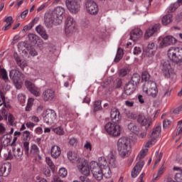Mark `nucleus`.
Returning <instances> with one entry per match:
<instances>
[{
	"label": "nucleus",
	"mask_w": 182,
	"mask_h": 182,
	"mask_svg": "<svg viewBox=\"0 0 182 182\" xmlns=\"http://www.w3.org/2000/svg\"><path fill=\"white\" fill-rule=\"evenodd\" d=\"M175 180L178 182H182V173L181 172L175 175Z\"/></svg>",
	"instance_id": "nucleus-58"
},
{
	"label": "nucleus",
	"mask_w": 182,
	"mask_h": 182,
	"mask_svg": "<svg viewBox=\"0 0 182 182\" xmlns=\"http://www.w3.org/2000/svg\"><path fill=\"white\" fill-rule=\"evenodd\" d=\"M125 114L128 119H132L133 120H135V119H136V117H137L136 114H134L130 111H127Z\"/></svg>",
	"instance_id": "nucleus-49"
},
{
	"label": "nucleus",
	"mask_w": 182,
	"mask_h": 182,
	"mask_svg": "<svg viewBox=\"0 0 182 182\" xmlns=\"http://www.w3.org/2000/svg\"><path fill=\"white\" fill-rule=\"evenodd\" d=\"M18 46H20V48H26L27 50H29V45H28V43L25 41H21L19 43Z\"/></svg>",
	"instance_id": "nucleus-55"
},
{
	"label": "nucleus",
	"mask_w": 182,
	"mask_h": 182,
	"mask_svg": "<svg viewBox=\"0 0 182 182\" xmlns=\"http://www.w3.org/2000/svg\"><path fill=\"white\" fill-rule=\"evenodd\" d=\"M29 92H31V93H32V95H33L34 96H36V97H38L39 96H41V92H39V88L36 87H33Z\"/></svg>",
	"instance_id": "nucleus-44"
},
{
	"label": "nucleus",
	"mask_w": 182,
	"mask_h": 182,
	"mask_svg": "<svg viewBox=\"0 0 182 182\" xmlns=\"http://www.w3.org/2000/svg\"><path fill=\"white\" fill-rule=\"evenodd\" d=\"M11 141H12L11 136H8V134H6L2 136L1 143L3 144L4 147H8V146H11Z\"/></svg>",
	"instance_id": "nucleus-27"
},
{
	"label": "nucleus",
	"mask_w": 182,
	"mask_h": 182,
	"mask_svg": "<svg viewBox=\"0 0 182 182\" xmlns=\"http://www.w3.org/2000/svg\"><path fill=\"white\" fill-rule=\"evenodd\" d=\"M43 120L47 124L53 123L54 121L56 120V112H55V110L50 109H46Z\"/></svg>",
	"instance_id": "nucleus-12"
},
{
	"label": "nucleus",
	"mask_w": 182,
	"mask_h": 182,
	"mask_svg": "<svg viewBox=\"0 0 182 182\" xmlns=\"http://www.w3.org/2000/svg\"><path fill=\"white\" fill-rule=\"evenodd\" d=\"M102 109V101H95L94 103V112H97Z\"/></svg>",
	"instance_id": "nucleus-46"
},
{
	"label": "nucleus",
	"mask_w": 182,
	"mask_h": 182,
	"mask_svg": "<svg viewBox=\"0 0 182 182\" xmlns=\"http://www.w3.org/2000/svg\"><path fill=\"white\" fill-rule=\"evenodd\" d=\"M39 147H38L37 144H32L31 146V149H30V154H31V156H33L34 157H36V156H39Z\"/></svg>",
	"instance_id": "nucleus-33"
},
{
	"label": "nucleus",
	"mask_w": 182,
	"mask_h": 182,
	"mask_svg": "<svg viewBox=\"0 0 182 182\" xmlns=\"http://www.w3.org/2000/svg\"><path fill=\"white\" fill-rule=\"evenodd\" d=\"M68 157L70 161H75V160L77 159V154L76 153H73L72 151L68 152Z\"/></svg>",
	"instance_id": "nucleus-40"
},
{
	"label": "nucleus",
	"mask_w": 182,
	"mask_h": 182,
	"mask_svg": "<svg viewBox=\"0 0 182 182\" xmlns=\"http://www.w3.org/2000/svg\"><path fill=\"white\" fill-rule=\"evenodd\" d=\"M161 133V127L158 126L153 129L152 133L149 135V138L152 139L155 141H157V139L160 137Z\"/></svg>",
	"instance_id": "nucleus-23"
},
{
	"label": "nucleus",
	"mask_w": 182,
	"mask_h": 182,
	"mask_svg": "<svg viewBox=\"0 0 182 182\" xmlns=\"http://www.w3.org/2000/svg\"><path fill=\"white\" fill-rule=\"evenodd\" d=\"M137 122L141 126H147V127H150V123H149V120L146 119L145 116L139 115L137 118Z\"/></svg>",
	"instance_id": "nucleus-28"
},
{
	"label": "nucleus",
	"mask_w": 182,
	"mask_h": 182,
	"mask_svg": "<svg viewBox=\"0 0 182 182\" xmlns=\"http://www.w3.org/2000/svg\"><path fill=\"white\" fill-rule=\"evenodd\" d=\"M76 26V23L72 16H68L65 21V31L66 32H73Z\"/></svg>",
	"instance_id": "nucleus-15"
},
{
	"label": "nucleus",
	"mask_w": 182,
	"mask_h": 182,
	"mask_svg": "<svg viewBox=\"0 0 182 182\" xmlns=\"http://www.w3.org/2000/svg\"><path fill=\"white\" fill-rule=\"evenodd\" d=\"M14 156L17 160H22V156H23V151L21 148L15 149L13 147Z\"/></svg>",
	"instance_id": "nucleus-30"
},
{
	"label": "nucleus",
	"mask_w": 182,
	"mask_h": 182,
	"mask_svg": "<svg viewBox=\"0 0 182 182\" xmlns=\"http://www.w3.org/2000/svg\"><path fill=\"white\" fill-rule=\"evenodd\" d=\"M60 153H62V151L58 146L54 145L51 147V156L53 159H58L60 156Z\"/></svg>",
	"instance_id": "nucleus-26"
},
{
	"label": "nucleus",
	"mask_w": 182,
	"mask_h": 182,
	"mask_svg": "<svg viewBox=\"0 0 182 182\" xmlns=\"http://www.w3.org/2000/svg\"><path fill=\"white\" fill-rule=\"evenodd\" d=\"M164 173V166L162 165L161 166V168L159 169L158 173H157V176L156 177L154 178V180H157V178H159V177H161V175Z\"/></svg>",
	"instance_id": "nucleus-51"
},
{
	"label": "nucleus",
	"mask_w": 182,
	"mask_h": 182,
	"mask_svg": "<svg viewBox=\"0 0 182 182\" xmlns=\"http://www.w3.org/2000/svg\"><path fill=\"white\" fill-rule=\"evenodd\" d=\"M23 136L26 139V140H28V139H29V136H31V132H29V131H24L23 133Z\"/></svg>",
	"instance_id": "nucleus-64"
},
{
	"label": "nucleus",
	"mask_w": 182,
	"mask_h": 182,
	"mask_svg": "<svg viewBox=\"0 0 182 182\" xmlns=\"http://www.w3.org/2000/svg\"><path fill=\"white\" fill-rule=\"evenodd\" d=\"M156 143V141H154V139H152L151 138V140L148 141L145 145H144V147L145 149H149V147H150V146L153 145V144H155Z\"/></svg>",
	"instance_id": "nucleus-54"
},
{
	"label": "nucleus",
	"mask_w": 182,
	"mask_h": 182,
	"mask_svg": "<svg viewBox=\"0 0 182 182\" xmlns=\"http://www.w3.org/2000/svg\"><path fill=\"white\" fill-rule=\"evenodd\" d=\"M136 87H137L132 82H128L124 87V93L127 96H130V95H133L134 93V90H136Z\"/></svg>",
	"instance_id": "nucleus-21"
},
{
	"label": "nucleus",
	"mask_w": 182,
	"mask_h": 182,
	"mask_svg": "<svg viewBox=\"0 0 182 182\" xmlns=\"http://www.w3.org/2000/svg\"><path fill=\"white\" fill-rule=\"evenodd\" d=\"M119 122H108L105 126V129L112 137H119L122 134V127Z\"/></svg>",
	"instance_id": "nucleus-4"
},
{
	"label": "nucleus",
	"mask_w": 182,
	"mask_h": 182,
	"mask_svg": "<svg viewBox=\"0 0 182 182\" xmlns=\"http://www.w3.org/2000/svg\"><path fill=\"white\" fill-rule=\"evenodd\" d=\"M4 22H6V24L2 28V31H8V29L12 26V23H14V18L9 16L4 20Z\"/></svg>",
	"instance_id": "nucleus-29"
},
{
	"label": "nucleus",
	"mask_w": 182,
	"mask_h": 182,
	"mask_svg": "<svg viewBox=\"0 0 182 182\" xmlns=\"http://www.w3.org/2000/svg\"><path fill=\"white\" fill-rule=\"evenodd\" d=\"M0 77L4 80L6 84L9 83V79L8 78V74L6 70L0 68Z\"/></svg>",
	"instance_id": "nucleus-36"
},
{
	"label": "nucleus",
	"mask_w": 182,
	"mask_h": 182,
	"mask_svg": "<svg viewBox=\"0 0 182 182\" xmlns=\"http://www.w3.org/2000/svg\"><path fill=\"white\" fill-rule=\"evenodd\" d=\"M53 23L58 25V23H56V18L50 14L49 17L45 19V25L46 28H52Z\"/></svg>",
	"instance_id": "nucleus-24"
},
{
	"label": "nucleus",
	"mask_w": 182,
	"mask_h": 182,
	"mask_svg": "<svg viewBox=\"0 0 182 182\" xmlns=\"http://www.w3.org/2000/svg\"><path fill=\"white\" fill-rule=\"evenodd\" d=\"M147 153H149V149H144L141 150L139 154H138L136 157L137 163L133 168L132 172H131V176L133 178H136L137 176L140 173V171H141V168H143L144 166V161H143V159L147 156Z\"/></svg>",
	"instance_id": "nucleus-1"
},
{
	"label": "nucleus",
	"mask_w": 182,
	"mask_h": 182,
	"mask_svg": "<svg viewBox=\"0 0 182 182\" xmlns=\"http://www.w3.org/2000/svg\"><path fill=\"white\" fill-rule=\"evenodd\" d=\"M167 55L168 59L173 63L176 65L182 63V48L171 47L168 49Z\"/></svg>",
	"instance_id": "nucleus-3"
},
{
	"label": "nucleus",
	"mask_w": 182,
	"mask_h": 182,
	"mask_svg": "<svg viewBox=\"0 0 182 182\" xmlns=\"http://www.w3.org/2000/svg\"><path fill=\"white\" fill-rule=\"evenodd\" d=\"M171 124V121L169 119H164V128L166 129V127H168Z\"/></svg>",
	"instance_id": "nucleus-63"
},
{
	"label": "nucleus",
	"mask_w": 182,
	"mask_h": 182,
	"mask_svg": "<svg viewBox=\"0 0 182 182\" xmlns=\"http://www.w3.org/2000/svg\"><path fill=\"white\" fill-rule=\"evenodd\" d=\"M161 22H162V24L164 25V26H167V25L173 22V15L167 14L164 16L162 18Z\"/></svg>",
	"instance_id": "nucleus-32"
},
{
	"label": "nucleus",
	"mask_w": 182,
	"mask_h": 182,
	"mask_svg": "<svg viewBox=\"0 0 182 182\" xmlns=\"http://www.w3.org/2000/svg\"><path fill=\"white\" fill-rule=\"evenodd\" d=\"M171 96V89L167 87L163 90V95L162 97H170Z\"/></svg>",
	"instance_id": "nucleus-42"
},
{
	"label": "nucleus",
	"mask_w": 182,
	"mask_h": 182,
	"mask_svg": "<svg viewBox=\"0 0 182 182\" xmlns=\"http://www.w3.org/2000/svg\"><path fill=\"white\" fill-rule=\"evenodd\" d=\"M69 144L70 146H76L77 144V139L75 138L70 139Z\"/></svg>",
	"instance_id": "nucleus-61"
},
{
	"label": "nucleus",
	"mask_w": 182,
	"mask_h": 182,
	"mask_svg": "<svg viewBox=\"0 0 182 182\" xmlns=\"http://www.w3.org/2000/svg\"><path fill=\"white\" fill-rule=\"evenodd\" d=\"M15 60L18 66L21 68L22 70H24L25 68L28 66V63L26 60H21V58L18 57L15 58Z\"/></svg>",
	"instance_id": "nucleus-34"
},
{
	"label": "nucleus",
	"mask_w": 182,
	"mask_h": 182,
	"mask_svg": "<svg viewBox=\"0 0 182 182\" xmlns=\"http://www.w3.org/2000/svg\"><path fill=\"white\" fill-rule=\"evenodd\" d=\"M5 132H6V128L4 127L2 123H0V134H5Z\"/></svg>",
	"instance_id": "nucleus-62"
},
{
	"label": "nucleus",
	"mask_w": 182,
	"mask_h": 182,
	"mask_svg": "<svg viewBox=\"0 0 182 182\" xmlns=\"http://www.w3.org/2000/svg\"><path fill=\"white\" fill-rule=\"evenodd\" d=\"M128 129L130 130V132L134 133L135 134H137V133L140 132V127L136 125V124L132 122L128 124Z\"/></svg>",
	"instance_id": "nucleus-35"
},
{
	"label": "nucleus",
	"mask_w": 182,
	"mask_h": 182,
	"mask_svg": "<svg viewBox=\"0 0 182 182\" xmlns=\"http://www.w3.org/2000/svg\"><path fill=\"white\" fill-rule=\"evenodd\" d=\"M85 8L90 15H97V12H99V7L93 0H87L85 1Z\"/></svg>",
	"instance_id": "nucleus-10"
},
{
	"label": "nucleus",
	"mask_w": 182,
	"mask_h": 182,
	"mask_svg": "<svg viewBox=\"0 0 182 182\" xmlns=\"http://www.w3.org/2000/svg\"><path fill=\"white\" fill-rule=\"evenodd\" d=\"M46 164L49 167L51 168V170H55V165L53 164V162L52 161V159L49 157H46Z\"/></svg>",
	"instance_id": "nucleus-50"
},
{
	"label": "nucleus",
	"mask_w": 182,
	"mask_h": 182,
	"mask_svg": "<svg viewBox=\"0 0 182 182\" xmlns=\"http://www.w3.org/2000/svg\"><path fill=\"white\" fill-rule=\"evenodd\" d=\"M92 176L97 181L103 180V172L102 169H100V171H97V173H92Z\"/></svg>",
	"instance_id": "nucleus-41"
},
{
	"label": "nucleus",
	"mask_w": 182,
	"mask_h": 182,
	"mask_svg": "<svg viewBox=\"0 0 182 182\" xmlns=\"http://www.w3.org/2000/svg\"><path fill=\"white\" fill-rule=\"evenodd\" d=\"M42 99L43 102H51L55 99V91L52 89H46L43 92Z\"/></svg>",
	"instance_id": "nucleus-13"
},
{
	"label": "nucleus",
	"mask_w": 182,
	"mask_h": 182,
	"mask_svg": "<svg viewBox=\"0 0 182 182\" xmlns=\"http://www.w3.org/2000/svg\"><path fill=\"white\" fill-rule=\"evenodd\" d=\"M28 38L31 43H36L39 41V36L35 33H28Z\"/></svg>",
	"instance_id": "nucleus-38"
},
{
	"label": "nucleus",
	"mask_w": 182,
	"mask_h": 182,
	"mask_svg": "<svg viewBox=\"0 0 182 182\" xmlns=\"http://www.w3.org/2000/svg\"><path fill=\"white\" fill-rule=\"evenodd\" d=\"M78 164L77 168L79 171L86 177L90 174V167H89V163H87V160L83 158H79L77 159Z\"/></svg>",
	"instance_id": "nucleus-6"
},
{
	"label": "nucleus",
	"mask_w": 182,
	"mask_h": 182,
	"mask_svg": "<svg viewBox=\"0 0 182 182\" xmlns=\"http://www.w3.org/2000/svg\"><path fill=\"white\" fill-rule=\"evenodd\" d=\"M90 169L91 171L92 174L97 173V171H100L102 170V165H100V158H99V162L91 161L90 164Z\"/></svg>",
	"instance_id": "nucleus-16"
},
{
	"label": "nucleus",
	"mask_w": 182,
	"mask_h": 182,
	"mask_svg": "<svg viewBox=\"0 0 182 182\" xmlns=\"http://www.w3.org/2000/svg\"><path fill=\"white\" fill-rule=\"evenodd\" d=\"M23 149L26 156H29V142L25 141L23 143Z\"/></svg>",
	"instance_id": "nucleus-52"
},
{
	"label": "nucleus",
	"mask_w": 182,
	"mask_h": 182,
	"mask_svg": "<svg viewBox=\"0 0 182 182\" xmlns=\"http://www.w3.org/2000/svg\"><path fill=\"white\" fill-rule=\"evenodd\" d=\"M161 70L164 71V75L171 70H173L171 68V63L168 60H162L161 63Z\"/></svg>",
	"instance_id": "nucleus-20"
},
{
	"label": "nucleus",
	"mask_w": 182,
	"mask_h": 182,
	"mask_svg": "<svg viewBox=\"0 0 182 182\" xmlns=\"http://www.w3.org/2000/svg\"><path fill=\"white\" fill-rule=\"evenodd\" d=\"M65 5L72 14H77L80 11V4L77 0H66Z\"/></svg>",
	"instance_id": "nucleus-7"
},
{
	"label": "nucleus",
	"mask_w": 182,
	"mask_h": 182,
	"mask_svg": "<svg viewBox=\"0 0 182 182\" xmlns=\"http://www.w3.org/2000/svg\"><path fill=\"white\" fill-rule=\"evenodd\" d=\"M11 171V164H4L0 168V176L6 177Z\"/></svg>",
	"instance_id": "nucleus-22"
},
{
	"label": "nucleus",
	"mask_w": 182,
	"mask_h": 182,
	"mask_svg": "<svg viewBox=\"0 0 182 182\" xmlns=\"http://www.w3.org/2000/svg\"><path fill=\"white\" fill-rule=\"evenodd\" d=\"M142 80H144L146 82H149L150 80V74L147 71L142 72L141 75Z\"/></svg>",
	"instance_id": "nucleus-48"
},
{
	"label": "nucleus",
	"mask_w": 182,
	"mask_h": 182,
	"mask_svg": "<svg viewBox=\"0 0 182 182\" xmlns=\"http://www.w3.org/2000/svg\"><path fill=\"white\" fill-rule=\"evenodd\" d=\"M118 153L122 159L129 157L130 155V140L126 137H121L117 141Z\"/></svg>",
	"instance_id": "nucleus-2"
},
{
	"label": "nucleus",
	"mask_w": 182,
	"mask_h": 182,
	"mask_svg": "<svg viewBox=\"0 0 182 182\" xmlns=\"http://www.w3.org/2000/svg\"><path fill=\"white\" fill-rule=\"evenodd\" d=\"M53 130L54 133H55V134H58V136H63V134H65V131L63 130V128L60 127L54 128Z\"/></svg>",
	"instance_id": "nucleus-45"
},
{
	"label": "nucleus",
	"mask_w": 182,
	"mask_h": 182,
	"mask_svg": "<svg viewBox=\"0 0 182 182\" xmlns=\"http://www.w3.org/2000/svg\"><path fill=\"white\" fill-rule=\"evenodd\" d=\"M63 14H65V9L62 6H57L54 9L51 15L55 18L57 24L62 23V21H63Z\"/></svg>",
	"instance_id": "nucleus-9"
},
{
	"label": "nucleus",
	"mask_w": 182,
	"mask_h": 182,
	"mask_svg": "<svg viewBox=\"0 0 182 182\" xmlns=\"http://www.w3.org/2000/svg\"><path fill=\"white\" fill-rule=\"evenodd\" d=\"M100 166H102V176H105L107 178L110 177L112 171H110V166L107 164L106 158L100 157Z\"/></svg>",
	"instance_id": "nucleus-8"
},
{
	"label": "nucleus",
	"mask_w": 182,
	"mask_h": 182,
	"mask_svg": "<svg viewBox=\"0 0 182 182\" xmlns=\"http://www.w3.org/2000/svg\"><path fill=\"white\" fill-rule=\"evenodd\" d=\"M126 75H127V70H126V68L121 69L119 71V76H121V77H124Z\"/></svg>",
	"instance_id": "nucleus-59"
},
{
	"label": "nucleus",
	"mask_w": 182,
	"mask_h": 182,
	"mask_svg": "<svg viewBox=\"0 0 182 182\" xmlns=\"http://www.w3.org/2000/svg\"><path fill=\"white\" fill-rule=\"evenodd\" d=\"M36 31L37 33H38V35H40V36H41V38H43V39H44L45 41H48V39H49V36L48 35V33H46V29H45V27H43V26H42V25H38V26L36 28Z\"/></svg>",
	"instance_id": "nucleus-17"
},
{
	"label": "nucleus",
	"mask_w": 182,
	"mask_h": 182,
	"mask_svg": "<svg viewBox=\"0 0 182 182\" xmlns=\"http://www.w3.org/2000/svg\"><path fill=\"white\" fill-rule=\"evenodd\" d=\"M157 31V28L156 26L149 28L148 30H146L145 33V38H150V36H153L154 35V33Z\"/></svg>",
	"instance_id": "nucleus-37"
},
{
	"label": "nucleus",
	"mask_w": 182,
	"mask_h": 182,
	"mask_svg": "<svg viewBox=\"0 0 182 182\" xmlns=\"http://www.w3.org/2000/svg\"><path fill=\"white\" fill-rule=\"evenodd\" d=\"M177 8H178V5L177 4L173 3V4H171L167 9L168 14L175 12Z\"/></svg>",
	"instance_id": "nucleus-43"
},
{
	"label": "nucleus",
	"mask_w": 182,
	"mask_h": 182,
	"mask_svg": "<svg viewBox=\"0 0 182 182\" xmlns=\"http://www.w3.org/2000/svg\"><path fill=\"white\" fill-rule=\"evenodd\" d=\"M25 86L28 90H31L33 87H35V85H33V83H32L31 81L26 80L25 82Z\"/></svg>",
	"instance_id": "nucleus-53"
},
{
	"label": "nucleus",
	"mask_w": 182,
	"mask_h": 182,
	"mask_svg": "<svg viewBox=\"0 0 182 182\" xmlns=\"http://www.w3.org/2000/svg\"><path fill=\"white\" fill-rule=\"evenodd\" d=\"M140 80H141L140 75H139L138 73H134L132 76L129 83H132L134 86L137 87V85H139V83H140Z\"/></svg>",
	"instance_id": "nucleus-31"
},
{
	"label": "nucleus",
	"mask_w": 182,
	"mask_h": 182,
	"mask_svg": "<svg viewBox=\"0 0 182 182\" xmlns=\"http://www.w3.org/2000/svg\"><path fill=\"white\" fill-rule=\"evenodd\" d=\"M176 38L171 36H167L165 38H164L163 41L161 43V46L164 48L166 46H168L170 45H173V43H176Z\"/></svg>",
	"instance_id": "nucleus-18"
},
{
	"label": "nucleus",
	"mask_w": 182,
	"mask_h": 182,
	"mask_svg": "<svg viewBox=\"0 0 182 182\" xmlns=\"http://www.w3.org/2000/svg\"><path fill=\"white\" fill-rule=\"evenodd\" d=\"M165 76L168 79H171V80H174L177 78V75L173 72V70H171L170 72L165 73Z\"/></svg>",
	"instance_id": "nucleus-39"
},
{
	"label": "nucleus",
	"mask_w": 182,
	"mask_h": 182,
	"mask_svg": "<svg viewBox=\"0 0 182 182\" xmlns=\"http://www.w3.org/2000/svg\"><path fill=\"white\" fill-rule=\"evenodd\" d=\"M142 90L146 95L151 96V97H157V94L159 93L157 85L154 81L151 80L147 81L143 85Z\"/></svg>",
	"instance_id": "nucleus-5"
},
{
	"label": "nucleus",
	"mask_w": 182,
	"mask_h": 182,
	"mask_svg": "<svg viewBox=\"0 0 182 182\" xmlns=\"http://www.w3.org/2000/svg\"><path fill=\"white\" fill-rule=\"evenodd\" d=\"M123 84V81H122V78H117L114 81V85H117V87H120Z\"/></svg>",
	"instance_id": "nucleus-57"
},
{
	"label": "nucleus",
	"mask_w": 182,
	"mask_h": 182,
	"mask_svg": "<svg viewBox=\"0 0 182 182\" xmlns=\"http://www.w3.org/2000/svg\"><path fill=\"white\" fill-rule=\"evenodd\" d=\"M9 76L14 83H18V81L23 80V79H25V74L18 70H11Z\"/></svg>",
	"instance_id": "nucleus-11"
},
{
	"label": "nucleus",
	"mask_w": 182,
	"mask_h": 182,
	"mask_svg": "<svg viewBox=\"0 0 182 182\" xmlns=\"http://www.w3.org/2000/svg\"><path fill=\"white\" fill-rule=\"evenodd\" d=\"M107 159H108V163L112 168H115V167H117V164L116 162V156H114V154H113V152H110L108 154Z\"/></svg>",
	"instance_id": "nucleus-25"
},
{
	"label": "nucleus",
	"mask_w": 182,
	"mask_h": 182,
	"mask_svg": "<svg viewBox=\"0 0 182 182\" xmlns=\"http://www.w3.org/2000/svg\"><path fill=\"white\" fill-rule=\"evenodd\" d=\"M111 120L113 123H120L122 117H120V112L117 108H112L110 112Z\"/></svg>",
	"instance_id": "nucleus-14"
},
{
	"label": "nucleus",
	"mask_w": 182,
	"mask_h": 182,
	"mask_svg": "<svg viewBox=\"0 0 182 182\" xmlns=\"http://www.w3.org/2000/svg\"><path fill=\"white\" fill-rule=\"evenodd\" d=\"M134 55H140L141 53V48L140 47L135 46L133 51Z\"/></svg>",
	"instance_id": "nucleus-56"
},
{
	"label": "nucleus",
	"mask_w": 182,
	"mask_h": 182,
	"mask_svg": "<svg viewBox=\"0 0 182 182\" xmlns=\"http://www.w3.org/2000/svg\"><path fill=\"white\" fill-rule=\"evenodd\" d=\"M58 176L63 178L68 176V171L65 168H60L58 171Z\"/></svg>",
	"instance_id": "nucleus-47"
},
{
	"label": "nucleus",
	"mask_w": 182,
	"mask_h": 182,
	"mask_svg": "<svg viewBox=\"0 0 182 182\" xmlns=\"http://www.w3.org/2000/svg\"><path fill=\"white\" fill-rule=\"evenodd\" d=\"M8 120L11 126H14V122H15V117H14V115L12 114L9 115Z\"/></svg>",
	"instance_id": "nucleus-60"
},
{
	"label": "nucleus",
	"mask_w": 182,
	"mask_h": 182,
	"mask_svg": "<svg viewBox=\"0 0 182 182\" xmlns=\"http://www.w3.org/2000/svg\"><path fill=\"white\" fill-rule=\"evenodd\" d=\"M142 36L143 31H141L140 28H134L130 33V39H132V41H137L139 38H141Z\"/></svg>",
	"instance_id": "nucleus-19"
}]
</instances>
